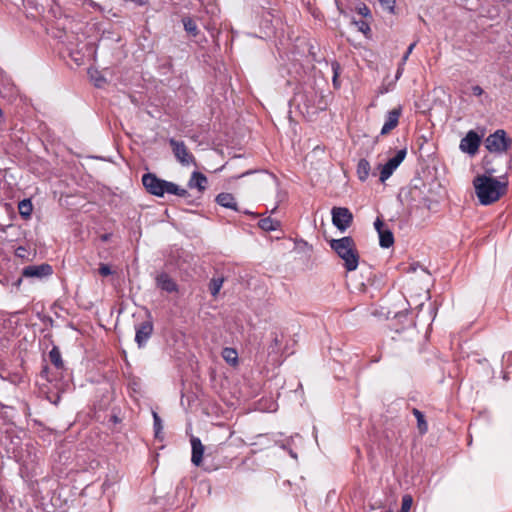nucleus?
I'll return each instance as SVG.
<instances>
[{"mask_svg":"<svg viewBox=\"0 0 512 512\" xmlns=\"http://www.w3.org/2000/svg\"><path fill=\"white\" fill-rule=\"evenodd\" d=\"M473 184L476 195L482 205H490L499 200L507 188V183L500 182L496 178L486 175L477 176Z\"/></svg>","mask_w":512,"mask_h":512,"instance_id":"1","label":"nucleus"},{"mask_svg":"<svg viewBox=\"0 0 512 512\" xmlns=\"http://www.w3.org/2000/svg\"><path fill=\"white\" fill-rule=\"evenodd\" d=\"M142 184L148 193L157 197H163L166 193L177 195L179 197L188 196V191L186 189L179 187L173 182L163 180L157 177L154 173H145L142 176Z\"/></svg>","mask_w":512,"mask_h":512,"instance_id":"2","label":"nucleus"},{"mask_svg":"<svg viewBox=\"0 0 512 512\" xmlns=\"http://www.w3.org/2000/svg\"><path fill=\"white\" fill-rule=\"evenodd\" d=\"M329 244L331 249L344 261V267L347 271L351 272L357 269L359 254L352 237L345 236L340 239H332Z\"/></svg>","mask_w":512,"mask_h":512,"instance_id":"3","label":"nucleus"},{"mask_svg":"<svg viewBox=\"0 0 512 512\" xmlns=\"http://www.w3.org/2000/svg\"><path fill=\"white\" fill-rule=\"evenodd\" d=\"M12 457L26 469H32L38 460L37 452L32 444H25V448L20 450L14 449Z\"/></svg>","mask_w":512,"mask_h":512,"instance_id":"4","label":"nucleus"},{"mask_svg":"<svg viewBox=\"0 0 512 512\" xmlns=\"http://www.w3.org/2000/svg\"><path fill=\"white\" fill-rule=\"evenodd\" d=\"M510 145V140L506 137V132L502 129L496 130L485 139V147L490 152H505Z\"/></svg>","mask_w":512,"mask_h":512,"instance_id":"5","label":"nucleus"},{"mask_svg":"<svg viewBox=\"0 0 512 512\" xmlns=\"http://www.w3.org/2000/svg\"><path fill=\"white\" fill-rule=\"evenodd\" d=\"M153 321L151 313L147 311V320L135 326V342L139 348L146 346L148 340L153 333Z\"/></svg>","mask_w":512,"mask_h":512,"instance_id":"6","label":"nucleus"},{"mask_svg":"<svg viewBox=\"0 0 512 512\" xmlns=\"http://www.w3.org/2000/svg\"><path fill=\"white\" fill-rule=\"evenodd\" d=\"M332 223L341 232H345L353 221V214L346 207H333Z\"/></svg>","mask_w":512,"mask_h":512,"instance_id":"7","label":"nucleus"},{"mask_svg":"<svg viewBox=\"0 0 512 512\" xmlns=\"http://www.w3.org/2000/svg\"><path fill=\"white\" fill-rule=\"evenodd\" d=\"M169 144L172 147L176 159L183 166L196 165L195 157L191 152H189L183 141H177L171 138L169 140Z\"/></svg>","mask_w":512,"mask_h":512,"instance_id":"8","label":"nucleus"},{"mask_svg":"<svg viewBox=\"0 0 512 512\" xmlns=\"http://www.w3.org/2000/svg\"><path fill=\"white\" fill-rule=\"evenodd\" d=\"M407 154L406 149H400L396 152V154L390 158L380 170V181L384 183L393 172L398 168V166L403 162Z\"/></svg>","mask_w":512,"mask_h":512,"instance_id":"9","label":"nucleus"},{"mask_svg":"<svg viewBox=\"0 0 512 512\" xmlns=\"http://www.w3.org/2000/svg\"><path fill=\"white\" fill-rule=\"evenodd\" d=\"M21 274L24 278L43 280L53 274V268L48 263H42L40 265H28L22 269Z\"/></svg>","mask_w":512,"mask_h":512,"instance_id":"10","label":"nucleus"},{"mask_svg":"<svg viewBox=\"0 0 512 512\" xmlns=\"http://www.w3.org/2000/svg\"><path fill=\"white\" fill-rule=\"evenodd\" d=\"M480 143L481 137L474 130H470L466 136L461 139L459 148L463 152L474 155L478 151Z\"/></svg>","mask_w":512,"mask_h":512,"instance_id":"11","label":"nucleus"},{"mask_svg":"<svg viewBox=\"0 0 512 512\" xmlns=\"http://www.w3.org/2000/svg\"><path fill=\"white\" fill-rule=\"evenodd\" d=\"M402 114L401 106H398L390 111H388L385 115V122L381 129V135L388 134L391 130H393L399 123V118Z\"/></svg>","mask_w":512,"mask_h":512,"instance_id":"12","label":"nucleus"},{"mask_svg":"<svg viewBox=\"0 0 512 512\" xmlns=\"http://www.w3.org/2000/svg\"><path fill=\"white\" fill-rule=\"evenodd\" d=\"M156 285L162 291L167 293L178 292V285L174 279L167 273L162 272L156 277Z\"/></svg>","mask_w":512,"mask_h":512,"instance_id":"13","label":"nucleus"},{"mask_svg":"<svg viewBox=\"0 0 512 512\" xmlns=\"http://www.w3.org/2000/svg\"><path fill=\"white\" fill-rule=\"evenodd\" d=\"M191 447H192V456H191V462L195 466H200L202 463L203 453H204V446L201 443V440L197 437L191 438Z\"/></svg>","mask_w":512,"mask_h":512,"instance_id":"14","label":"nucleus"},{"mask_svg":"<svg viewBox=\"0 0 512 512\" xmlns=\"http://www.w3.org/2000/svg\"><path fill=\"white\" fill-rule=\"evenodd\" d=\"M208 183L207 177L198 171H194L188 181V187L193 189L196 188L199 192H203L206 189Z\"/></svg>","mask_w":512,"mask_h":512,"instance_id":"15","label":"nucleus"},{"mask_svg":"<svg viewBox=\"0 0 512 512\" xmlns=\"http://www.w3.org/2000/svg\"><path fill=\"white\" fill-rule=\"evenodd\" d=\"M216 203L220 206L238 211L237 202L231 193H220L216 196Z\"/></svg>","mask_w":512,"mask_h":512,"instance_id":"16","label":"nucleus"},{"mask_svg":"<svg viewBox=\"0 0 512 512\" xmlns=\"http://www.w3.org/2000/svg\"><path fill=\"white\" fill-rule=\"evenodd\" d=\"M258 226L262 230L267 231V232L276 231L280 227V222L278 220H276V219L271 218V217H266V218L261 219L258 222Z\"/></svg>","mask_w":512,"mask_h":512,"instance_id":"17","label":"nucleus"},{"mask_svg":"<svg viewBox=\"0 0 512 512\" xmlns=\"http://www.w3.org/2000/svg\"><path fill=\"white\" fill-rule=\"evenodd\" d=\"M379 235V244L382 248H389L394 243L393 233L389 229H385L380 231Z\"/></svg>","mask_w":512,"mask_h":512,"instance_id":"18","label":"nucleus"},{"mask_svg":"<svg viewBox=\"0 0 512 512\" xmlns=\"http://www.w3.org/2000/svg\"><path fill=\"white\" fill-rule=\"evenodd\" d=\"M370 173V163L366 159H360L357 164V175L359 180L365 181Z\"/></svg>","mask_w":512,"mask_h":512,"instance_id":"19","label":"nucleus"},{"mask_svg":"<svg viewBox=\"0 0 512 512\" xmlns=\"http://www.w3.org/2000/svg\"><path fill=\"white\" fill-rule=\"evenodd\" d=\"M50 362L57 368L62 369L64 367V363L61 357V353L58 347L54 346L49 354H48Z\"/></svg>","mask_w":512,"mask_h":512,"instance_id":"20","label":"nucleus"},{"mask_svg":"<svg viewBox=\"0 0 512 512\" xmlns=\"http://www.w3.org/2000/svg\"><path fill=\"white\" fill-rule=\"evenodd\" d=\"M18 210L23 218H29L32 214L33 206L30 199H23L18 204Z\"/></svg>","mask_w":512,"mask_h":512,"instance_id":"21","label":"nucleus"},{"mask_svg":"<svg viewBox=\"0 0 512 512\" xmlns=\"http://www.w3.org/2000/svg\"><path fill=\"white\" fill-rule=\"evenodd\" d=\"M182 22H183L184 30L188 34H190L194 37L197 36L199 30H198L196 22L193 19H191L190 17H185V18H183Z\"/></svg>","mask_w":512,"mask_h":512,"instance_id":"22","label":"nucleus"},{"mask_svg":"<svg viewBox=\"0 0 512 512\" xmlns=\"http://www.w3.org/2000/svg\"><path fill=\"white\" fill-rule=\"evenodd\" d=\"M223 283H224V278L223 277H213L211 280H210V283H209V291L211 293L212 296H216L222 286H223Z\"/></svg>","mask_w":512,"mask_h":512,"instance_id":"23","label":"nucleus"},{"mask_svg":"<svg viewBox=\"0 0 512 512\" xmlns=\"http://www.w3.org/2000/svg\"><path fill=\"white\" fill-rule=\"evenodd\" d=\"M222 356L224 360L232 365H235L238 360V354L235 349L233 348H224L222 352Z\"/></svg>","mask_w":512,"mask_h":512,"instance_id":"24","label":"nucleus"},{"mask_svg":"<svg viewBox=\"0 0 512 512\" xmlns=\"http://www.w3.org/2000/svg\"><path fill=\"white\" fill-rule=\"evenodd\" d=\"M413 415L417 419V425H418L420 432L426 433L428 427H427V423L425 421V417H424L423 413L421 411H419L418 409H413Z\"/></svg>","mask_w":512,"mask_h":512,"instance_id":"25","label":"nucleus"},{"mask_svg":"<svg viewBox=\"0 0 512 512\" xmlns=\"http://www.w3.org/2000/svg\"><path fill=\"white\" fill-rule=\"evenodd\" d=\"M152 416H153V426H154L155 437L161 438V433L163 430L162 420H161L160 416L158 415V413L155 411H152Z\"/></svg>","mask_w":512,"mask_h":512,"instance_id":"26","label":"nucleus"},{"mask_svg":"<svg viewBox=\"0 0 512 512\" xmlns=\"http://www.w3.org/2000/svg\"><path fill=\"white\" fill-rule=\"evenodd\" d=\"M331 69H332V72H333V77H332L333 86L335 88H339L340 87V82H339L338 78H339L340 71H341L340 64L338 62H335V61L332 62Z\"/></svg>","mask_w":512,"mask_h":512,"instance_id":"27","label":"nucleus"},{"mask_svg":"<svg viewBox=\"0 0 512 512\" xmlns=\"http://www.w3.org/2000/svg\"><path fill=\"white\" fill-rule=\"evenodd\" d=\"M352 23L358 28L360 32L367 35L370 32V25L365 20H355L353 19Z\"/></svg>","mask_w":512,"mask_h":512,"instance_id":"28","label":"nucleus"},{"mask_svg":"<svg viewBox=\"0 0 512 512\" xmlns=\"http://www.w3.org/2000/svg\"><path fill=\"white\" fill-rule=\"evenodd\" d=\"M413 499L410 495H404L402 498L401 512H409Z\"/></svg>","mask_w":512,"mask_h":512,"instance_id":"29","label":"nucleus"},{"mask_svg":"<svg viewBox=\"0 0 512 512\" xmlns=\"http://www.w3.org/2000/svg\"><path fill=\"white\" fill-rule=\"evenodd\" d=\"M356 11L359 15H361L364 18L371 17V11L365 4H360L356 7Z\"/></svg>","mask_w":512,"mask_h":512,"instance_id":"30","label":"nucleus"},{"mask_svg":"<svg viewBox=\"0 0 512 512\" xmlns=\"http://www.w3.org/2000/svg\"><path fill=\"white\" fill-rule=\"evenodd\" d=\"M98 272L101 276L107 277L109 275H112L114 272L112 271L111 267L108 264L100 263Z\"/></svg>","mask_w":512,"mask_h":512,"instance_id":"31","label":"nucleus"},{"mask_svg":"<svg viewBox=\"0 0 512 512\" xmlns=\"http://www.w3.org/2000/svg\"><path fill=\"white\" fill-rule=\"evenodd\" d=\"M416 45H417V41H414L413 43H411L408 46L406 53L403 55V57H402V59L400 61V62H402V65H405V63L407 62L410 54L412 53V51L416 47Z\"/></svg>","mask_w":512,"mask_h":512,"instance_id":"32","label":"nucleus"},{"mask_svg":"<svg viewBox=\"0 0 512 512\" xmlns=\"http://www.w3.org/2000/svg\"><path fill=\"white\" fill-rule=\"evenodd\" d=\"M285 198H286V192H284V191H282V190L278 189V191H277V195H276L277 203H276L275 207L272 209V211H271L272 213H274V212L277 210L278 205H279L282 201H284V199H285Z\"/></svg>","mask_w":512,"mask_h":512,"instance_id":"33","label":"nucleus"},{"mask_svg":"<svg viewBox=\"0 0 512 512\" xmlns=\"http://www.w3.org/2000/svg\"><path fill=\"white\" fill-rule=\"evenodd\" d=\"M380 3L383 8L387 9L390 12H393L395 7V0H380Z\"/></svg>","mask_w":512,"mask_h":512,"instance_id":"34","label":"nucleus"},{"mask_svg":"<svg viewBox=\"0 0 512 512\" xmlns=\"http://www.w3.org/2000/svg\"><path fill=\"white\" fill-rule=\"evenodd\" d=\"M374 227H375L376 231L378 232V234L380 233V231L385 230L384 223L382 222V220L380 218L376 219V221L374 222Z\"/></svg>","mask_w":512,"mask_h":512,"instance_id":"35","label":"nucleus"},{"mask_svg":"<svg viewBox=\"0 0 512 512\" xmlns=\"http://www.w3.org/2000/svg\"><path fill=\"white\" fill-rule=\"evenodd\" d=\"M276 437L277 435H272L273 442L278 444L283 450H288V443L280 442Z\"/></svg>","mask_w":512,"mask_h":512,"instance_id":"36","label":"nucleus"},{"mask_svg":"<svg viewBox=\"0 0 512 512\" xmlns=\"http://www.w3.org/2000/svg\"><path fill=\"white\" fill-rule=\"evenodd\" d=\"M0 283L2 285H9L10 284V277L8 275L0 272Z\"/></svg>","mask_w":512,"mask_h":512,"instance_id":"37","label":"nucleus"},{"mask_svg":"<svg viewBox=\"0 0 512 512\" xmlns=\"http://www.w3.org/2000/svg\"><path fill=\"white\" fill-rule=\"evenodd\" d=\"M472 93L475 96H481L484 93V91L479 85H475L472 87Z\"/></svg>","mask_w":512,"mask_h":512,"instance_id":"38","label":"nucleus"},{"mask_svg":"<svg viewBox=\"0 0 512 512\" xmlns=\"http://www.w3.org/2000/svg\"><path fill=\"white\" fill-rule=\"evenodd\" d=\"M24 277H20L14 281L11 282L12 287H14L16 290H18L23 282Z\"/></svg>","mask_w":512,"mask_h":512,"instance_id":"39","label":"nucleus"},{"mask_svg":"<svg viewBox=\"0 0 512 512\" xmlns=\"http://www.w3.org/2000/svg\"><path fill=\"white\" fill-rule=\"evenodd\" d=\"M403 71H404V65H402V62H400V63H399V66H398V68H397V71H396V76H395V78H396V79H399V78L401 77V75H402Z\"/></svg>","mask_w":512,"mask_h":512,"instance_id":"40","label":"nucleus"},{"mask_svg":"<svg viewBox=\"0 0 512 512\" xmlns=\"http://www.w3.org/2000/svg\"><path fill=\"white\" fill-rule=\"evenodd\" d=\"M125 2H133L138 6H144L147 3V0H124Z\"/></svg>","mask_w":512,"mask_h":512,"instance_id":"41","label":"nucleus"},{"mask_svg":"<svg viewBox=\"0 0 512 512\" xmlns=\"http://www.w3.org/2000/svg\"><path fill=\"white\" fill-rule=\"evenodd\" d=\"M87 2H88V5H89L90 7H92V8H94V9H98V8H100V5H99V4H97L96 2H94L93 0H87Z\"/></svg>","mask_w":512,"mask_h":512,"instance_id":"42","label":"nucleus"},{"mask_svg":"<svg viewBox=\"0 0 512 512\" xmlns=\"http://www.w3.org/2000/svg\"><path fill=\"white\" fill-rule=\"evenodd\" d=\"M288 452L292 458L297 459V454L293 450L289 449Z\"/></svg>","mask_w":512,"mask_h":512,"instance_id":"43","label":"nucleus"},{"mask_svg":"<svg viewBox=\"0 0 512 512\" xmlns=\"http://www.w3.org/2000/svg\"><path fill=\"white\" fill-rule=\"evenodd\" d=\"M273 342H274L275 346H277L279 344V340H278L277 335H275V337L273 339Z\"/></svg>","mask_w":512,"mask_h":512,"instance_id":"44","label":"nucleus"},{"mask_svg":"<svg viewBox=\"0 0 512 512\" xmlns=\"http://www.w3.org/2000/svg\"><path fill=\"white\" fill-rule=\"evenodd\" d=\"M268 437H269L268 434H266V435H262V434L257 435V438H259V439L268 438Z\"/></svg>","mask_w":512,"mask_h":512,"instance_id":"45","label":"nucleus"},{"mask_svg":"<svg viewBox=\"0 0 512 512\" xmlns=\"http://www.w3.org/2000/svg\"><path fill=\"white\" fill-rule=\"evenodd\" d=\"M108 239V236L107 235H104L103 236V240H107Z\"/></svg>","mask_w":512,"mask_h":512,"instance_id":"46","label":"nucleus"},{"mask_svg":"<svg viewBox=\"0 0 512 512\" xmlns=\"http://www.w3.org/2000/svg\"><path fill=\"white\" fill-rule=\"evenodd\" d=\"M3 116V112L2 110L0 109V118Z\"/></svg>","mask_w":512,"mask_h":512,"instance_id":"47","label":"nucleus"},{"mask_svg":"<svg viewBox=\"0 0 512 512\" xmlns=\"http://www.w3.org/2000/svg\"><path fill=\"white\" fill-rule=\"evenodd\" d=\"M387 512H392V511H387Z\"/></svg>","mask_w":512,"mask_h":512,"instance_id":"48","label":"nucleus"}]
</instances>
